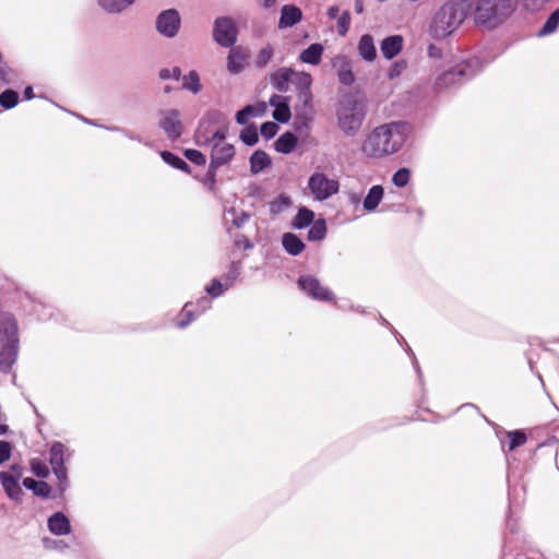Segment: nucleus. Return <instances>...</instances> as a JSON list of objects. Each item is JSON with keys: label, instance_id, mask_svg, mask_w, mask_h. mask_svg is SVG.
Listing matches in <instances>:
<instances>
[{"label": "nucleus", "instance_id": "nucleus-1", "mask_svg": "<svg viewBox=\"0 0 559 559\" xmlns=\"http://www.w3.org/2000/svg\"><path fill=\"white\" fill-rule=\"evenodd\" d=\"M405 121H392L372 129L362 140L361 153L371 159H383L402 150L412 133Z\"/></svg>", "mask_w": 559, "mask_h": 559}, {"label": "nucleus", "instance_id": "nucleus-2", "mask_svg": "<svg viewBox=\"0 0 559 559\" xmlns=\"http://www.w3.org/2000/svg\"><path fill=\"white\" fill-rule=\"evenodd\" d=\"M466 17L463 2L451 0L443 3L431 16L428 34L437 40L453 34Z\"/></svg>", "mask_w": 559, "mask_h": 559}, {"label": "nucleus", "instance_id": "nucleus-3", "mask_svg": "<svg viewBox=\"0 0 559 559\" xmlns=\"http://www.w3.org/2000/svg\"><path fill=\"white\" fill-rule=\"evenodd\" d=\"M336 124L345 136H355L366 117L365 104L352 96L344 97L336 107Z\"/></svg>", "mask_w": 559, "mask_h": 559}, {"label": "nucleus", "instance_id": "nucleus-4", "mask_svg": "<svg viewBox=\"0 0 559 559\" xmlns=\"http://www.w3.org/2000/svg\"><path fill=\"white\" fill-rule=\"evenodd\" d=\"M226 130L218 129L207 134L202 128L195 132V141L201 146L211 147V167L218 168L229 163L235 156L234 145L227 143Z\"/></svg>", "mask_w": 559, "mask_h": 559}, {"label": "nucleus", "instance_id": "nucleus-5", "mask_svg": "<svg viewBox=\"0 0 559 559\" xmlns=\"http://www.w3.org/2000/svg\"><path fill=\"white\" fill-rule=\"evenodd\" d=\"M513 3L514 0H478L476 22L489 27L496 26L512 12Z\"/></svg>", "mask_w": 559, "mask_h": 559}, {"label": "nucleus", "instance_id": "nucleus-6", "mask_svg": "<svg viewBox=\"0 0 559 559\" xmlns=\"http://www.w3.org/2000/svg\"><path fill=\"white\" fill-rule=\"evenodd\" d=\"M307 187L313 200L322 202L338 192L340 182L337 179L330 178L322 171H314L309 177Z\"/></svg>", "mask_w": 559, "mask_h": 559}, {"label": "nucleus", "instance_id": "nucleus-7", "mask_svg": "<svg viewBox=\"0 0 559 559\" xmlns=\"http://www.w3.org/2000/svg\"><path fill=\"white\" fill-rule=\"evenodd\" d=\"M181 26V17L176 9L162 11L155 20L157 33L165 38H174L178 35Z\"/></svg>", "mask_w": 559, "mask_h": 559}, {"label": "nucleus", "instance_id": "nucleus-8", "mask_svg": "<svg viewBox=\"0 0 559 559\" xmlns=\"http://www.w3.org/2000/svg\"><path fill=\"white\" fill-rule=\"evenodd\" d=\"M158 126L167 135V138L178 139L183 131L181 114L178 109L168 108L159 111Z\"/></svg>", "mask_w": 559, "mask_h": 559}, {"label": "nucleus", "instance_id": "nucleus-9", "mask_svg": "<svg viewBox=\"0 0 559 559\" xmlns=\"http://www.w3.org/2000/svg\"><path fill=\"white\" fill-rule=\"evenodd\" d=\"M215 41L223 47H230L237 40V28L230 17L222 16L215 20L213 28Z\"/></svg>", "mask_w": 559, "mask_h": 559}, {"label": "nucleus", "instance_id": "nucleus-10", "mask_svg": "<svg viewBox=\"0 0 559 559\" xmlns=\"http://www.w3.org/2000/svg\"><path fill=\"white\" fill-rule=\"evenodd\" d=\"M298 286L313 299L321 301H330L333 299V294L312 275L301 276L298 280Z\"/></svg>", "mask_w": 559, "mask_h": 559}, {"label": "nucleus", "instance_id": "nucleus-11", "mask_svg": "<svg viewBox=\"0 0 559 559\" xmlns=\"http://www.w3.org/2000/svg\"><path fill=\"white\" fill-rule=\"evenodd\" d=\"M292 84L299 91V97L302 99L306 107H310L312 100L311 85L312 76L305 71H296L293 69Z\"/></svg>", "mask_w": 559, "mask_h": 559}, {"label": "nucleus", "instance_id": "nucleus-12", "mask_svg": "<svg viewBox=\"0 0 559 559\" xmlns=\"http://www.w3.org/2000/svg\"><path fill=\"white\" fill-rule=\"evenodd\" d=\"M19 352V342H1L0 349V369L4 372L10 371L14 365Z\"/></svg>", "mask_w": 559, "mask_h": 559}, {"label": "nucleus", "instance_id": "nucleus-13", "mask_svg": "<svg viewBox=\"0 0 559 559\" xmlns=\"http://www.w3.org/2000/svg\"><path fill=\"white\" fill-rule=\"evenodd\" d=\"M404 47V37L402 35H391L382 39L380 43V51L382 56L391 60L395 58Z\"/></svg>", "mask_w": 559, "mask_h": 559}, {"label": "nucleus", "instance_id": "nucleus-14", "mask_svg": "<svg viewBox=\"0 0 559 559\" xmlns=\"http://www.w3.org/2000/svg\"><path fill=\"white\" fill-rule=\"evenodd\" d=\"M19 342L17 324L15 319L8 313L0 316V342Z\"/></svg>", "mask_w": 559, "mask_h": 559}, {"label": "nucleus", "instance_id": "nucleus-15", "mask_svg": "<svg viewBox=\"0 0 559 559\" xmlns=\"http://www.w3.org/2000/svg\"><path fill=\"white\" fill-rule=\"evenodd\" d=\"M249 53L241 47L233 48L227 57V70L230 73H239L245 69Z\"/></svg>", "mask_w": 559, "mask_h": 559}, {"label": "nucleus", "instance_id": "nucleus-16", "mask_svg": "<svg viewBox=\"0 0 559 559\" xmlns=\"http://www.w3.org/2000/svg\"><path fill=\"white\" fill-rule=\"evenodd\" d=\"M19 480L11 476L9 472L0 473V483L8 497L16 502L22 500L23 490L19 485Z\"/></svg>", "mask_w": 559, "mask_h": 559}, {"label": "nucleus", "instance_id": "nucleus-17", "mask_svg": "<svg viewBox=\"0 0 559 559\" xmlns=\"http://www.w3.org/2000/svg\"><path fill=\"white\" fill-rule=\"evenodd\" d=\"M357 51L362 60L373 62L378 56L373 37L369 34H364L358 40Z\"/></svg>", "mask_w": 559, "mask_h": 559}, {"label": "nucleus", "instance_id": "nucleus-18", "mask_svg": "<svg viewBox=\"0 0 559 559\" xmlns=\"http://www.w3.org/2000/svg\"><path fill=\"white\" fill-rule=\"evenodd\" d=\"M384 189L380 185L372 186L365 199L362 200V209L367 213H373L377 211L379 204L383 200Z\"/></svg>", "mask_w": 559, "mask_h": 559}, {"label": "nucleus", "instance_id": "nucleus-19", "mask_svg": "<svg viewBox=\"0 0 559 559\" xmlns=\"http://www.w3.org/2000/svg\"><path fill=\"white\" fill-rule=\"evenodd\" d=\"M270 105L274 107L273 117L280 122H287L290 119V108L287 103V97L281 95H273L270 98Z\"/></svg>", "mask_w": 559, "mask_h": 559}, {"label": "nucleus", "instance_id": "nucleus-20", "mask_svg": "<svg viewBox=\"0 0 559 559\" xmlns=\"http://www.w3.org/2000/svg\"><path fill=\"white\" fill-rule=\"evenodd\" d=\"M292 74L293 69L288 67H283L274 71L270 81L274 88L278 92H287L289 88V83H292Z\"/></svg>", "mask_w": 559, "mask_h": 559}, {"label": "nucleus", "instance_id": "nucleus-21", "mask_svg": "<svg viewBox=\"0 0 559 559\" xmlns=\"http://www.w3.org/2000/svg\"><path fill=\"white\" fill-rule=\"evenodd\" d=\"M302 17L301 10L293 4H285L281 10L278 26L281 28L292 27Z\"/></svg>", "mask_w": 559, "mask_h": 559}, {"label": "nucleus", "instance_id": "nucleus-22", "mask_svg": "<svg viewBox=\"0 0 559 559\" xmlns=\"http://www.w3.org/2000/svg\"><path fill=\"white\" fill-rule=\"evenodd\" d=\"M323 52V45L314 43L299 53L298 60L302 63L318 66L322 60Z\"/></svg>", "mask_w": 559, "mask_h": 559}, {"label": "nucleus", "instance_id": "nucleus-23", "mask_svg": "<svg viewBox=\"0 0 559 559\" xmlns=\"http://www.w3.org/2000/svg\"><path fill=\"white\" fill-rule=\"evenodd\" d=\"M48 528L53 535H66L70 533L71 525L62 512H56L48 519Z\"/></svg>", "mask_w": 559, "mask_h": 559}, {"label": "nucleus", "instance_id": "nucleus-24", "mask_svg": "<svg viewBox=\"0 0 559 559\" xmlns=\"http://www.w3.org/2000/svg\"><path fill=\"white\" fill-rule=\"evenodd\" d=\"M266 109L267 106L265 103L248 105L236 114V121L239 124H246L252 117H262L266 112Z\"/></svg>", "mask_w": 559, "mask_h": 559}, {"label": "nucleus", "instance_id": "nucleus-25", "mask_svg": "<svg viewBox=\"0 0 559 559\" xmlns=\"http://www.w3.org/2000/svg\"><path fill=\"white\" fill-rule=\"evenodd\" d=\"M468 64L461 63L457 64L454 69L449 72H445L443 75L438 78L436 85L438 88H443L455 82L454 76H467L469 73L467 72Z\"/></svg>", "mask_w": 559, "mask_h": 559}, {"label": "nucleus", "instance_id": "nucleus-26", "mask_svg": "<svg viewBox=\"0 0 559 559\" xmlns=\"http://www.w3.org/2000/svg\"><path fill=\"white\" fill-rule=\"evenodd\" d=\"M338 64V79L341 83L350 85L354 82V74L350 69V62L346 57L338 56L334 60V67H337Z\"/></svg>", "mask_w": 559, "mask_h": 559}, {"label": "nucleus", "instance_id": "nucleus-27", "mask_svg": "<svg viewBox=\"0 0 559 559\" xmlns=\"http://www.w3.org/2000/svg\"><path fill=\"white\" fill-rule=\"evenodd\" d=\"M282 243L284 249L292 255H298L305 249V243L302 240L292 233H286L283 235Z\"/></svg>", "mask_w": 559, "mask_h": 559}, {"label": "nucleus", "instance_id": "nucleus-28", "mask_svg": "<svg viewBox=\"0 0 559 559\" xmlns=\"http://www.w3.org/2000/svg\"><path fill=\"white\" fill-rule=\"evenodd\" d=\"M271 158L263 151H255L250 157V171L252 174H259L270 167Z\"/></svg>", "mask_w": 559, "mask_h": 559}, {"label": "nucleus", "instance_id": "nucleus-29", "mask_svg": "<svg viewBox=\"0 0 559 559\" xmlns=\"http://www.w3.org/2000/svg\"><path fill=\"white\" fill-rule=\"evenodd\" d=\"M135 0H97L98 5L108 13L117 14L132 5Z\"/></svg>", "mask_w": 559, "mask_h": 559}, {"label": "nucleus", "instance_id": "nucleus-30", "mask_svg": "<svg viewBox=\"0 0 559 559\" xmlns=\"http://www.w3.org/2000/svg\"><path fill=\"white\" fill-rule=\"evenodd\" d=\"M275 150L283 154H288L297 145V138L292 132H285L275 141Z\"/></svg>", "mask_w": 559, "mask_h": 559}, {"label": "nucleus", "instance_id": "nucleus-31", "mask_svg": "<svg viewBox=\"0 0 559 559\" xmlns=\"http://www.w3.org/2000/svg\"><path fill=\"white\" fill-rule=\"evenodd\" d=\"M23 486L39 497L46 498L50 493V487L44 480H35L31 477H26L23 479Z\"/></svg>", "mask_w": 559, "mask_h": 559}, {"label": "nucleus", "instance_id": "nucleus-32", "mask_svg": "<svg viewBox=\"0 0 559 559\" xmlns=\"http://www.w3.org/2000/svg\"><path fill=\"white\" fill-rule=\"evenodd\" d=\"M68 449L60 442H53L50 448L49 463L52 466L64 465Z\"/></svg>", "mask_w": 559, "mask_h": 559}, {"label": "nucleus", "instance_id": "nucleus-33", "mask_svg": "<svg viewBox=\"0 0 559 559\" xmlns=\"http://www.w3.org/2000/svg\"><path fill=\"white\" fill-rule=\"evenodd\" d=\"M314 219V213L313 211L307 209V207H300L297 215L295 216L293 221V226L297 229H302L305 227H308L313 223Z\"/></svg>", "mask_w": 559, "mask_h": 559}, {"label": "nucleus", "instance_id": "nucleus-34", "mask_svg": "<svg viewBox=\"0 0 559 559\" xmlns=\"http://www.w3.org/2000/svg\"><path fill=\"white\" fill-rule=\"evenodd\" d=\"M182 88L192 94H198L202 91V84L197 71L192 70L187 75L182 76Z\"/></svg>", "mask_w": 559, "mask_h": 559}, {"label": "nucleus", "instance_id": "nucleus-35", "mask_svg": "<svg viewBox=\"0 0 559 559\" xmlns=\"http://www.w3.org/2000/svg\"><path fill=\"white\" fill-rule=\"evenodd\" d=\"M224 218L226 224L231 223L236 228H240L249 221V215L242 211L228 210Z\"/></svg>", "mask_w": 559, "mask_h": 559}, {"label": "nucleus", "instance_id": "nucleus-36", "mask_svg": "<svg viewBox=\"0 0 559 559\" xmlns=\"http://www.w3.org/2000/svg\"><path fill=\"white\" fill-rule=\"evenodd\" d=\"M326 235V225L324 219H318L312 223L308 233V239L312 241L322 240Z\"/></svg>", "mask_w": 559, "mask_h": 559}, {"label": "nucleus", "instance_id": "nucleus-37", "mask_svg": "<svg viewBox=\"0 0 559 559\" xmlns=\"http://www.w3.org/2000/svg\"><path fill=\"white\" fill-rule=\"evenodd\" d=\"M160 157L163 158V160L166 164L173 166L174 168L181 169L185 171H188V169H189L188 164L183 159H181L179 156H177L170 152H167V151L162 152Z\"/></svg>", "mask_w": 559, "mask_h": 559}, {"label": "nucleus", "instance_id": "nucleus-38", "mask_svg": "<svg viewBox=\"0 0 559 559\" xmlns=\"http://www.w3.org/2000/svg\"><path fill=\"white\" fill-rule=\"evenodd\" d=\"M411 180V170L408 168H400L392 176V182L397 188L405 187Z\"/></svg>", "mask_w": 559, "mask_h": 559}, {"label": "nucleus", "instance_id": "nucleus-39", "mask_svg": "<svg viewBox=\"0 0 559 559\" xmlns=\"http://www.w3.org/2000/svg\"><path fill=\"white\" fill-rule=\"evenodd\" d=\"M559 24V8L548 17L543 28L539 31V35H548L556 31Z\"/></svg>", "mask_w": 559, "mask_h": 559}, {"label": "nucleus", "instance_id": "nucleus-40", "mask_svg": "<svg viewBox=\"0 0 559 559\" xmlns=\"http://www.w3.org/2000/svg\"><path fill=\"white\" fill-rule=\"evenodd\" d=\"M17 100L19 94L12 90H7L0 95V105L7 109L13 108Z\"/></svg>", "mask_w": 559, "mask_h": 559}, {"label": "nucleus", "instance_id": "nucleus-41", "mask_svg": "<svg viewBox=\"0 0 559 559\" xmlns=\"http://www.w3.org/2000/svg\"><path fill=\"white\" fill-rule=\"evenodd\" d=\"M508 437L510 439L509 451H513L526 442V435L521 430L510 431Z\"/></svg>", "mask_w": 559, "mask_h": 559}, {"label": "nucleus", "instance_id": "nucleus-42", "mask_svg": "<svg viewBox=\"0 0 559 559\" xmlns=\"http://www.w3.org/2000/svg\"><path fill=\"white\" fill-rule=\"evenodd\" d=\"M31 471L40 478H46L49 475L48 466L38 459H32L29 461Z\"/></svg>", "mask_w": 559, "mask_h": 559}, {"label": "nucleus", "instance_id": "nucleus-43", "mask_svg": "<svg viewBox=\"0 0 559 559\" xmlns=\"http://www.w3.org/2000/svg\"><path fill=\"white\" fill-rule=\"evenodd\" d=\"M240 140L247 145H254L259 140L255 127L251 126L242 129L240 132Z\"/></svg>", "mask_w": 559, "mask_h": 559}, {"label": "nucleus", "instance_id": "nucleus-44", "mask_svg": "<svg viewBox=\"0 0 559 559\" xmlns=\"http://www.w3.org/2000/svg\"><path fill=\"white\" fill-rule=\"evenodd\" d=\"M407 69V61L406 60H397L393 62L390 68L388 69V78L390 80H394L402 75V73Z\"/></svg>", "mask_w": 559, "mask_h": 559}, {"label": "nucleus", "instance_id": "nucleus-45", "mask_svg": "<svg viewBox=\"0 0 559 559\" xmlns=\"http://www.w3.org/2000/svg\"><path fill=\"white\" fill-rule=\"evenodd\" d=\"M193 319V310L192 304H186L183 309L180 312V318L177 322L179 328H185L189 324V322Z\"/></svg>", "mask_w": 559, "mask_h": 559}, {"label": "nucleus", "instance_id": "nucleus-46", "mask_svg": "<svg viewBox=\"0 0 559 559\" xmlns=\"http://www.w3.org/2000/svg\"><path fill=\"white\" fill-rule=\"evenodd\" d=\"M273 57V48L267 45L263 47L257 56V66L265 67Z\"/></svg>", "mask_w": 559, "mask_h": 559}, {"label": "nucleus", "instance_id": "nucleus-47", "mask_svg": "<svg viewBox=\"0 0 559 559\" xmlns=\"http://www.w3.org/2000/svg\"><path fill=\"white\" fill-rule=\"evenodd\" d=\"M185 156L197 165H204L206 163L205 156L198 150L189 148L186 150Z\"/></svg>", "mask_w": 559, "mask_h": 559}, {"label": "nucleus", "instance_id": "nucleus-48", "mask_svg": "<svg viewBox=\"0 0 559 559\" xmlns=\"http://www.w3.org/2000/svg\"><path fill=\"white\" fill-rule=\"evenodd\" d=\"M337 19L338 34L344 36L347 33L350 24L349 13L343 12Z\"/></svg>", "mask_w": 559, "mask_h": 559}, {"label": "nucleus", "instance_id": "nucleus-49", "mask_svg": "<svg viewBox=\"0 0 559 559\" xmlns=\"http://www.w3.org/2000/svg\"><path fill=\"white\" fill-rule=\"evenodd\" d=\"M227 284L224 286L223 283L218 280H214L210 286L206 287L207 294L212 295L213 297L221 296L226 289Z\"/></svg>", "mask_w": 559, "mask_h": 559}, {"label": "nucleus", "instance_id": "nucleus-50", "mask_svg": "<svg viewBox=\"0 0 559 559\" xmlns=\"http://www.w3.org/2000/svg\"><path fill=\"white\" fill-rule=\"evenodd\" d=\"M549 0H522L523 7L527 11L536 12L542 10Z\"/></svg>", "mask_w": 559, "mask_h": 559}, {"label": "nucleus", "instance_id": "nucleus-51", "mask_svg": "<svg viewBox=\"0 0 559 559\" xmlns=\"http://www.w3.org/2000/svg\"><path fill=\"white\" fill-rule=\"evenodd\" d=\"M278 131V126L275 123V122H264L262 126H261V134L265 138V139H271L273 138Z\"/></svg>", "mask_w": 559, "mask_h": 559}, {"label": "nucleus", "instance_id": "nucleus-52", "mask_svg": "<svg viewBox=\"0 0 559 559\" xmlns=\"http://www.w3.org/2000/svg\"><path fill=\"white\" fill-rule=\"evenodd\" d=\"M12 454V445L4 440H0V465L9 461Z\"/></svg>", "mask_w": 559, "mask_h": 559}, {"label": "nucleus", "instance_id": "nucleus-53", "mask_svg": "<svg viewBox=\"0 0 559 559\" xmlns=\"http://www.w3.org/2000/svg\"><path fill=\"white\" fill-rule=\"evenodd\" d=\"M181 76V70L178 67L171 69H162L159 71V78L163 80L175 79L179 80Z\"/></svg>", "mask_w": 559, "mask_h": 559}, {"label": "nucleus", "instance_id": "nucleus-54", "mask_svg": "<svg viewBox=\"0 0 559 559\" xmlns=\"http://www.w3.org/2000/svg\"><path fill=\"white\" fill-rule=\"evenodd\" d=\"M52 471H53V474L56 475V477L58 478V480L60 481V486H63L66 485L67 483V467L64 465H59V466H52Z\"/></svg>", "mask_w": 559, "mask_h": 559}, {"label": "nucleus", "instance_id": "nucleus-55", "mask_svg": "<svg viewBox=\"0 0 559 559\" xmlns=\"http://www.w3.org/2000/svg\"><path fill=\"white\" fill-rule=\"evenodd\" d=\"M347 201L353 207H358L361 202V194L359 192L355 191H347L346 192Z\"/></svg>", "mask_w": 559, "mask_h": 559}, {"label": "nucleus", "instance_id": "nucleus-56", "mask_svg": "<svg viewBox=\"0 0 559 559\" xmlns=\"http://www.w3.org/2000/svg\"><path fill=\"white\" fill-rule=\"evenodd\" d=\"M427 53L432 59L442 58V49L433 44H430L427 48Z\"/></svg>", "mask_w": 559, "mask_h": 559}, {"label": "nucleus", "instance_id": "nucleus-57", "mask_svg": "<svg viewBox=\"0 0 559 559\" xmlns=\"http://www.w3.org/2000/svg\"><path fill=\"white\" fill-rule=\"evenodd\" d=\"M8 472L11 473V476L16 479H20L23 475V468L19 464L11 465L10 471H8Z\"/></svg>", "mask_w": 559, "mask_h": 559}, {"label": "nucleus", "instance_id": "nucleus-58", "mask_svg": "<svg viewBox=\"0 0 559 559\" xmlns=\"http://www.w3.org/2000/svg\"><path fill=\"white\" fill-rule=\"evenodd\" d=\"M238 273H239V266L238 265H234V270L233 272H230L226 278V284H227V287L231 286L234 281L236 280V277L238 276Z\"/></svg>", "mask_w": 559, "mask_h": 559}, {"label": "nucleus", "instance_id": "nucleus-59", "mask_svg": "<svg viewBox=\"0 0 559 559\" xmlns=\"http://www.w3.org/2000/svg\"><path fill=\"white\" fill-rule=\"evenodd\" d=\"M235 245L239 248H243V249H251L253 247L252 242L248 239H236L235 240Z\"/></svg>", "mask_w": 559, "mask_h": 559}, {"label": "nucleus", "instance_id": "nucleus-60", "mask_svg": "<svg viewBox=\"0 0 559 559\" xmlns=\"http://www.w3.org/2000/svg\"><path fill=\"white\" fill-rule=\"evenodd\" d=\"M338 8L337 7H331L329 10H328V15L329 17L331 19H336L338 17Z\"/></svg>", "mask_w": 559, "mask_h": 559}, {"label": "nucleus", "instance_id": "nucleus-61", "mask_svg": "<svg viewBox=\"0 0 559 559\" xmlns=\"http://www.w3.org/2000/svg\"><path fill=\"white\" fill-rule=\"evenodd\" d=\"M24 96L26 99H32L34 97L33 88L31 86H27L24 91Z\"/></svg>", "mask_w": 559, "mask_h": 559}, {"label": "nucleus", "instance_id": "nucleus-62", "mask_svg": "<svg viewBox=\"0 0 559 559\" xmlns=\"http://www.w3.org/2000/svg\"><path fill=\"white\" fill-rule=\"evenodd\" d=\"M200 304L202 305V310L201 311H204L205 309H207L210 307V300L207 298H203Z\"/></svg>", "mask_w": 559, "mask_h": 559}, {"label": "nucleus", "instance_id": "nucleus-63", "mask_svg": "<svg viewBox=\"0 0 559 559\" xmlns=\"http://www.w3.org/2000/svg\"><path fill=\"white\" fill-rule=\"evenodd\" d=\"M260 1L264 8H270V7L274 5L276 0H260Z\"/></svg>", "mask_w": 559, "mask_h": 559}, {"label": "nucleus", "instance_id": "nucleus-64", "mask_svg": "<svg viewBox=\"0 0 559 559\" xmlns=\"http://www.w3.org/2000/svg\"><path fill=\"white\" fill-rule=\"evenodd\" d=\"M355 8H356L357 13H361L362 12V3L360 1L356 2Z\"/></svg>", "mask_w": 559, "mask_h": 559}]
</instances>
